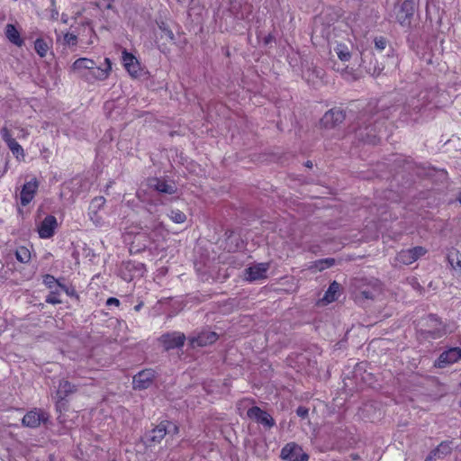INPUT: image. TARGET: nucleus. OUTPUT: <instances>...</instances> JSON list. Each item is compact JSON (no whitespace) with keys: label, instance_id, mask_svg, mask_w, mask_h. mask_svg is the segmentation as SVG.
<instances>
[{"label":"nucleus","instance_id":"1","mask_svg":"<svg viewBox=\"0 0 461 461\" xmlns=\"http://www.w3.org/2000/svg\"><path fill=\"white\" fill-rule=\"evenodd\" d=\"M104 66H97L96 63L87 58H79L74 61L70 68L71 73L88 83L96 80H105L112 69L111 61L108 58L104 59Z\"/></svg>","mask_w":461,"mask_h":461},{"label":"nucleus","instance_id":"2","mask_svg":"<svg viewBox=\"0 0 461 461\" xmlns=\"http://www.w3.org/2000/svg\"><path fill=\"white\" fill-rule=\"evenodd\" d=\"M185 336L180 331L167 332L161 335L158 341L163 346L166 351L179 348L184 346Z\"/></svg>","mask_w":461,"mask_h":461},{"label":"nucleus","instance_id":"3","mask_svg":"<svg viewBox=\"0 0 461 461\" xmlns=\"http://www.w3.org/2000/svg\"><path fill=\"white\" fill-rule=\"evenodd\" d=\"M171 429L167 428V423L160 422L144 436V442L149 447L155 446L161 442L167 434H170Z\"/></svg>","mask_w":461,"mask_h":461},{"label":"nucleus","instance_id":"4","mask_svg":"<svg viewBox=\"0 0 461 461\" xmlns=\"http://www.w3.org/2000/svg\"><path fill=\"white\" fill-rule=\"evenodd\" d=\"M281 457L287 461H308L309 456L295 443L286 444L281 450Z\"/></svg>","mask_w":461,"mask_h":461},{"label":"nucleus","instance_id":"5","mask_svg":"<svg viewBox=\"0 0 461 461\" xmlns=\"http://www.w3.org/2000/svg\"><path fill=\"white\" fill-rule=\"evenodd\" d=\"M415 5L411 0H405L396 10V20L402 27H410L414 14Z\"/></svg>","mask_w":461,"mask_h":461},{"label":"nucleus","instance_id":"6","mask_svg":"<svg viewBox=\"0 0 461 461\" xmlns=\"http://www.w3.org/2000/svg\"><path fill=\"white\" fill-rule=\"evenodd\" d=\"M49 419V415L46 411L34 409L28 411L23 418L22 423L24 427L28 428H38L42 422H46Z\"/></svg>","mask_w":461,"mask_h":461},{"label":"nucleus","instance_id":"7","mask_svg":"<svg viewBox=\"0 0 461 461\" xmlns=\"http://www.w3.org/2000/svg\"><path fill=\"white\" fill-rule=\"evenodd\" d=\"M247 415L249 419L256 420L268 429L274 427L276 424L272 416L258 406L249 408L247 411Z\"/></svg>","mask_w":461,"mask_h":461},{"label":"nucleus","instance_id":"8","mask_svg":"<svg viewBox=\"0 0 461 461\" xmlns=\"http://www.w3.org/2000/svg\"><path fill=\"white\" fill-rule=\"evenodd\" d=\"M461 359V348L458 347L450 348L447 350L443 351L435 366L438 368H444L448 365L454 364Z\"/></svg>","mask_w":461,"mask_h":461},{"label":"nucleus","instance_id":"9","mask_svg":"<svg viewBox=\"0 0 461 461\" xmlns=\"http://www.w3.org/2000/svg\"><path fill=\"white\" fill-rule=\"evenodd\" d=\"M268 269L269 263L256 264L245 269L244 278L249 282L266 279Z\"/></svg>","mask_w":461,"mask_h":461},{"label":"nucleus","instance_id":"10","mask_svg":"<svg viewBox=\"0 0 461 461\" xmlns=\"http://www.w3.org/2000/svg\"><path fill=\"white\" fill-rule=\"evenodd\" d=\"M38 188L39 182L35 177L32 178L23 185L20 193V203L23 206L28 205L32 201Z\"/></svg>","mask_w":461,"mask_h":461},{"label":"nucleus","instance_id":"11","mask_svg":"<svg viewBox=\"0 0 461 461\" xmlns=\"http://www.w3.org/2000/svg\"><path fill=\"white\" fill-rule=\"evenodd\" d=\"M345 120V113L342 110L334 108L326 112L321 120L324 128H333Z\"/></svg>","mask_w":461,"mask_h":461},{"label":"nucleus","instance_id":"12","mask_svg":"<svg viewBox=\"0 0 461 461\" xmlns=\"http://www.w3.org/2000/svg\"><path fill=\"white\" fill-rule=\"evenodd\" d=\"M105 198L104 196L95 197L89 205L88 208V217L94 222L95 226H102L103 219L98 214V212L104 206Z\"/></svg>","mask_w":461,"mask_h":461},{"label":"nucleus","instance_id":"13","mask_svg":"<svg viewBox=\"0 0 461 461\" xmlns=\"http://www.w3.org/2000/svg\"><path fill=\"white\" fill-rule=\"evenodd\" d=\"M218 339V335L214 331L204 330L196 336L189 338V343L193 348L205 347L211 345Z\"/></svg>","mask_w":461,"mask_h":461},{"label":"nucleus","instance_id":"14","mask_svg":"<svg viewBox=\"0 0 461 461\" xmlns=\"http://www.w3.org/2000/svg\"><path fill=\"white\" fill-rule=\"evenodd\" d=\"M154 377L153 369L142 370L133 376V387L139 390L147 389L152 384Z\"/></svg>","mask_w":461,"mask_h":461},{"label":"nucleus","instance_id":"15","mask_svg":"<svg viewBox=\"0 0 461 461\" xmlns=\"http://www.w3.org/2000/svg\"><path fill=\"white\" fill-rule=\"evenodd\" d=\"M149 186L159 193L173 194L176 192L177 187L174 181L165 178H152L149 180Z\"/></svg>","mask_w":461,"mask_h":461},{"label":"nucleus","instance_id":"16","mask_svg":"<svg viewBox=\"0 0 461 461\" xmlns=\"http://www.w3.org/2000/svg\"><path fill=\"white\" fill-rule=\"evenodd\" d=\"M58 226L57 219L52 215H48L41 222L38 228V233L41 239H50L53 236L55 229Z\"/></svg>","mask_w":461,"mask_h":461},{"label":"nucleus","instance_id":"17","mask_svg":"<svg viewBox=\"0 0 461 461\" xmlns=\"http://www.w3.org/2000/svg\"><path fill=\"white\" fill-rule=\"evenodd\" d=\"M122 61L124 68L131 77H138L140 75V63L132 54L123 51Z\"/></svg>","mask_w":461,"mask_h":461},{"label":"nucleus","instance_id":"18","mask_svg":"<svg viewBox=\"0 0 461 461\" xmlns=\"http://www.w3.org/2000/svg\"><path fill=\"white\" fill-rule=\"evenodd\" d=\"M324 74L325 72L321 68L312 66L303 70V77L307 80L308 83L315 86L322 81Z\"/></svg>","mask_w":461,"mask_h":461},{"label":"nucleus","instance_id":"19","mask_svg":"<svg viewBox=\"0 0 461 461\" xmlns=\"http://www.w3.org/2000/svg\"><path fill=\"white\" fill-rule=\"evenodd\" d=\"M428 318L431 323L435 324V328L427 331L428 338L437 339L442 338L443 336H445L447 334L445 326L441 322L438 321L436 315L430 314V315H429Z\"/></svg>","mask_w":461,"mask_h":461},{"label":"nucleus","instance_id":"20","mask_svg":"<svg viewBox=\"0 0 461 461\" xmlns=\"http://www.w3.org/2000/svg\"><path fill=\"white\" fill-rule=\"evenodd\" d=\"M5 33L8 41L13 44L16 45L17 47H21L23 45V39L21 37L19 31L14 24H6Z\"/></svg>","mask_w":461,"mask_h":461},{"label":"nucleus","instance_id":"21","mask_svg":"<svg viewBox=\"0 0 461 461\" xmlns=\"http://www.w3.org/2000/svg\"><path fill=\"white\" fill-rule=\"evenodd\" d=\"M76 386L67 380H61L59 384V388L56 392V398L58 401H63L69 394L76 392Z\"/></svg>","mask_w":461,"mask_h":461},{"label":"nucleus","instance_id":"22","mask_svg":"<svg viewBox=\"0 0 461 461\" xmlns=\"http://www.w3.org/2000/svg\"><path fill=\"white\" fill-rule=\"evenodd\" d=\"M340 285L336 281L332 282L326 291L323 300L327 303H332L338 299Z\"/></svg>","mask_w":461,"mask_h":461},{"label":"nucleus","instance_id":"23","mask_svg":"<svg viewBox=\"0 0 461 461\" xmlns=\"http://www.w3.org/2000/svg\"><path fill=\"white\" fill-rule=\"evenodd\" d=\"M334 51L338 58L343 62L348 61L351 58V53L346 44H337V46L334 48Z\"/></svg>","mask_w":461,"mask_h":461},{"label":"nucleus","instance_id":"24","mask_svg":"<svg viewBox=\"0 0 461 461\" xmlns=\"http://www.w3.org/2000/svg\"><path fill=\"white\" fill-rule=\"evenodd\" d=\"M50 46V43L41 38L37 39L34 42L35 51L41 58H44L47 55Z\"/></svg>","mask_w":461,"mask_h":461},{"label":"nucleus","instance_id":"25","mask_svg":"<svg viewBox=\"0 0 461 461\" xmlns=\"http://www.w3.org/2000/svg\"><path fill=\"white\" fill-rule=\"evenodd\" d=\"M381 293L379 285H375L371 288H365L360 291V296L364 299L374 300Z\"/></svg>","mask_w":461,"mask_h":461},{"label":"nucleus","instance_id":"26","mask_svg":"<svg viewBox=\"0 0 461 461\" xmlns=\"http://www.w3.org/2000/svg\"><path fill=\"white\" fill-rule=\"evenodd\" d=\"M15 257L21 263H28L31 259V252L26 247L21 246L16 249Z\"/></svg>","mask_w":461,"mask_h":461},{"label":"nucleus","instance_id":"27","mask_svg":"<svg viewBox=\"0 0 461 461\" xmlns=\"http://www.w3.org/2000/svg\"><path fill=\"white\" fill-rule=\"evenodd\" d=\"M396 260L404 265H410L415 261L411 249L400 251L397 254Z\"/></svg>","mask_w":461,"mask_h":461},{"label":"nucleus","instance_id":"28","mask_svg":"<svg viewBox=\"0 0 461 461\" xmlns=\"http://www.w3.org/2000/svg\"><path fill=\"white\" fill-rule=\"evenodd\" d=\"M158 29L161 32L160 37L166 38L167 40L173 41L175 40V35L173 32L170 30L168 25L165 22L158 23Z\"/></svg>","mask_w":461,"mask_h":461},{"label":"nucleus","instance_id":"29","mask_svg":"<svg viewBox=\"0 0 461 461\" xmlns=\"http://www.w3.org/2000/svg\"><path fill=\"white\" fill-rule=\"evenodd\" d=\"M334 264H335V259L328 258L320 259V260L315 261L312 267H314L315 269H317L319 271H322L326 268H329V267L334 266Z\"/></svg>","mask_w":461,"mask_h":461},{"label":"nucleus","instance_id":"30","mask_svg":"<svg viewBox=\"0 0 461 461\" xmlns=\"http://www.w3.org/2000/svg\"><path fill=\"white\" fill-rule=\"evenodd\" d=\"M451 441H443L438 446L437 448H435L436 452L438 454V458H442L451 453Z\"/></svg>","mask_w":461,"mask_h":461},{"label":"nucleus","instance_id":"31","mask_svg":"<svg viewBox=\"0 0 461 461\" xmlns=\"http://www.w3.org/2000/svg\"><path fill=\"white\" fill-rule=\"evenodd\" d=\"M12 153L18 158L20 156L24 157L23 147L15 140V139L6 143Z\"/></svg>","mask_w":461,"mask_h":461},{"label":"nucleus","instance_id":"32","mask_svg":"<svg viewBox=\"0 0 461 461\" xmlns=\"http://www.w3.org/2000/svg\"><path fill=\"white\" fill-rule=\"evenodd\" d=\"M168 217L175 223H183L186 220V215L178 209L171 210Z\"/></svg>","mask_w":461,"mask_h":461},{"label":"nucleus","instance_id":"33","mask_svg":"<svg viewBox=\"0 0 461 461\" xmlns=\"http://www.w3.org/2000/svg\"><path fill=\"white\" fill-rule=\"evenodd\" d=\"M147 230H150L149 240L155 242L158 240V234L162 230V224L160 222H154L151 226L146 227Z\"/></svg>","mask_w":461,"mask_h":461},{"label":"nucleus","instance_id":"34","mask_svg":"<svg viewBox=\"0 0 461 461\" xmlns=\"http://www.w3.org/2000/svg\"><path fill=\"white\" fill-rule=\"evenodd\" d=\"M77 43V36L73 33H66L63 37V44L67 46H76Z\"/></svg>","mask_w":461,"mask_h":461},{"label":"nucleus","instance_id":"35","mask_svg":"<svg viewBox=\"0 0 461 461\" xmlns=\"http://www.w3.org/2000/svg\"><path fill=\"white\" fill-rule=\"evenodd\" d=\"M448 260L452 266L456 264L461 268V254L458 251L451 252L448 256Z\"/></svg>","mask_w":461,"mask_h":461},{"label":"nucleus","instance_id":"36","mask_svg":"<svg viewBox=\"0 0 461 461\" xmlns=\"http://www.w3.org/2000/svg\"><path fill=\"white\" fill-rule=\"evenodd\" d=\"M374 42H375V48L378 51H383L386 48V45H387L386 39L382 36L375 37L374 40Z\"/></svg>","mask_w":461,"mask_h":461},{"label":"nucleus","instance_id":"37","mask_svg":"<svg viewBox=\"0 0 461 461\" xmlns=\"http://www.w3.org/2000/svg\"><path fill=\"white\" fill-rule=\"evenodd\" d=\"M45 302L50 304H59L62 303V301L59 299V294L56 291L51 292L46 297Z\"/></svg>","mask_w":461,"mask_h":461},{"label":"nucleus","instance_id":"38","mask_svg":"<svg viewBox=\"0 0 461 461\" xmlns=\"http://www.w3.org/2000/svg\"><path fill=\"white\" fill-rule=\"evenodd\" d=\"M43 283L49 287L53 288L55 285L60 284L53 276L46 275L43 277Z\"/></svg>","mask_w":461,"mask_h":461},{"label":"nucleus","instance_id":"39","mask_svg":"<svg viewBox=\"0 0 461 461\" xmlns=\"http://www.w3.org/2000/svg\"><path fill=\"white\" fill-rule=\"evenodd\" d=\"M412 256L414 258V260L416 261L418 258H420L421 256L425 255L426 249L423 247H415L412 249H410Z\"/></svg>","mask_w":461,"mask_h":461},{"label":"nucleus","instance_id":"40","mask_svg":"<svg viewBox=\"0 0 461 461\" xmlns=\"http://www.w3.org/2000/svg\"><path fill=\"white\" fill-rule=\"evenodd\" d=\"M0 135L5 143L14 140L10 131L6 127H4L0 130Z\"/></svg>","mask_w":461,"mask_h":461},{"label":"nucleus","instance_id":"41","mask_svg":"<svg viewBox=\"0 0 461 461\" xmlns=\"http://www.w3.org/2000/svg\"><path fill=\"white\" fill-rule=\"evenodd\" d=\"M163 423H167V428H169L171 429V433L169 435H176L178 434L179 432V428L177 425H176L175 423H172L170 421H167V420H165V421H162Z\"/></svg>","mask_w":461,"mask_h":461},{"label":"nucleus","instance_id":"42","mask_svg":"<svg viewBox=\"0 0 461 461\" xmlns=\"http://www.w3.org/2000/svg\"><path fill=\"white\" fill-rule=\"evenodd\" d=\"M59 286L68 295L74 296L76 294V291L73 287H68L65 285L59 284Z\"/></svg>","mask_w":461,"mask_h":461},{"label":"nucleus","instance_id":"43","mask_svg":"<svg viewBox=\"0 0 461 461\" xmlns=\"http://www.w3.org/2000/svg\"><path fill=\"white\" fill-rule=\"evenodd\" d=\"M119 304H120V301L114 297H110L106 301L107 306H111V305L119 306Z\"/></svg>","mask_w":461,"mask_h":461},{"label":"nucleus","instance_id":"44","mask_svg":"<svg viewBox=\"0 0 461 461\" xmlns=\"http://www.w3.org/2000/svg\"><path fill=\"white\" fill-rule=\"evenodd\" d=\"M298 416L305 418L308 415V410L303 407H299L296 411Z\"/></svg>","mask_w":461,"mask_h":461},{"label":"nucleus","instance_id":"45","mask_svg":"<svg viewBox=\"0 0 461 461\" xmlns=\"http://www.w3.org/2000/svg\"><path fill=\"white\" fill-rule=\"evenodd\" d=\"M436 458H438V454L436 452V449H434L429 454L425 461H434Z\"/></svg>","mask_w":461,"mask_h":461},{"label":"nucleus","instance_id":"46","mask_svg":"<svg viewBox=\"0 0 461 461\" xmlns=\"http://www.w3.org/2000/svg\"><path fill=\"white\" fill-rule=\"evenodd\" d=\"M240 5L239 3H235L232 7L230 9V11L236 16L238 17L237 15V11L240 9Z\"/></svg>","mask_w":461,"mask_h":461},{"label":"nucleus","instance_id":"47","mask_svg":"<svg viewBox=\"0 0 461 461\" xmlns=\"http://www.w3.org/2000/svg\"><path fill=\"white\" fill-rule=\"evenodd\" d=\"M382 70H383V68H377V69L375 68L374 72H373V75L374 76H379L382 73Z\"/></svg>","mask_w":461,"mask_h":461},{"label":"nucleus","instance_id":"48","mask_svg":"<svg viewBox=\"0 0 461 461\" xmlns=\"http://www.w3.org/2000/svg\"><path fill=\"white\" fill-rule=\"evenodd\" d=\"M142 305H143V304H142V303H140L137 304V305L134 307V310H135V311H137V312H138V311H140V310L141 309Z\"/></svg>","mask_w":461,"mask_h":461},{"label":"nucleus","instance_id":"49","mask_svg":"<svg viewBox=\"0 0 461 461\" xmlns=\"http://www.w3.org/2000/svg\"><path fill=\"white\" fill-rule=\"evenodd\" d=\"M58 14H59L58 11H53V12H52V14H51V17H52L53 19H57Z\"/></svg>","mask_w":461,"mask_h":461},{"label":"nucleus","instance_id":"50","mask_svg":"<svg viewBox=\"0 0 461 461\" xmlns=\"http://www.w3.org/2000/svg\"><path fill=\"white\" fill-rule=\"evenodd\" d=\"M61 19H62V22L65 23L68 22V16L65 15V14H62Z\"/></svg>","mask_w":461,"mask_h":461},{"label":"nucleus","instance_id":"51","mask_svg":"<svg viewBox=\"0 0 461 461\" xmlns=\"http://www.w3.org/2000/svg\"><path fill=\"white\" fill-rule=\"evenodd\" d=\"M306 166L309 167H312V163L311 161H307Z\"/></svg>","mask_w":461,"mask_h":461},{"label":"nucleus","instance_id":"52","mask_svg":"<svg viewBox=\"0 0 461 461\" xmlns=\"http://www.w3.org/2000/svg\"><path fill=\"white\" fill-rule=\"evenodd\" d=\"M457 201L461 203V194H458Z\"/></svg>","mask_w":461,"mask_h":461}]
</instances>
